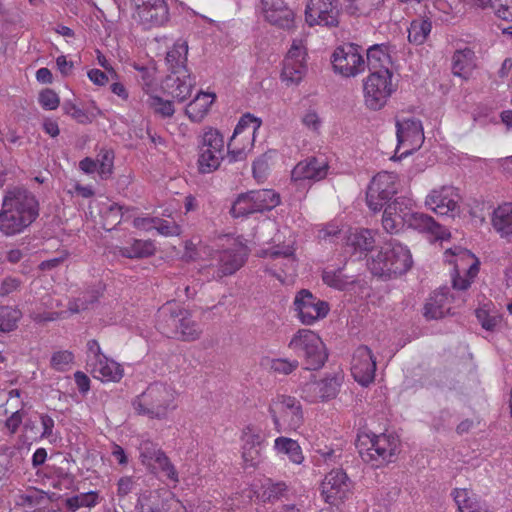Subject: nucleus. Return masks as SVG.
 I'll list each match as a JSON object with an SVG mask.
<instances>
[{
	"label": "nucleus",
	"instance_id": "obj_1",
	"mask_svg": "<svg viewBox=\"0 0 512 512\" xmlns=\"http://www.w3.org/2000/svg\"><path fill=\"white\" fill-rule=\"evenodd\" d=\"M39 216V202L35 195L22 187L5 192L0 210V232L14 236L24 232Z\"/></svg>",
	"mask_w": 512,
	"mask_h": 512
},
{
	"label": "nucleus",
	"instance_id": "obj_2",
	"mask_svg": "<svg viewBox=\"0 0 512 512\" xmlns=\"http://www.w3.org/2000/svg\"><path fill=\"white\" fill-rule=\"evenodd\" d=\"M178 392L163 382H154L132 401L135 412L150 419L164 420L176 410Z\"/></svg>",
	"mask_w": 512,
	"mask_h": 512
},
{
	"label": "nucleus",
	"instance_id": "obj_3",
	"mask_svg": "<svg viewBox=\"0 0 512 512\" xmlns=\"http://www.w3.org/2000/svg\"><path fill=\"white\" fill-rule=\"evenodd\" d=\"M157 328L162 334L184 342L196 341L203 333L201 324L192 313L176 303H166L161 307Z\"/></svg>",
	"mask_w": 512,
	"mask_h": 512
},
{
	"label": "nucleus",
	"instance_id": "obj_4",
	"mask_svg": "<svg viewBox=\"0 0 512 512\" xmlns=\"http://www.w3.org/2000/svg\"><path fill=\"white\" fill-rule=\"evenodd\" d=\"M356 447L364 462L380 467L392 461L398 451L399 439L393 434L361 431L357 436Z\"/></svg>",
	"mask_w": 512,
	"mask_h": 512
},
{
	"label": "nucleus",
	"instance_id": "obj_5",
	"mask_svg": "<svg viewBox=\"0 0 512 512\" xmlns=\"http://www.w3.org/2000/svg\"><path fill=\"white\" fill-rule=\"evenodd\" d=\"M412 264V255L407 246L391 241L372 257L369 269L376 276L390 278L406 273Z\"/></svg>",
	"mask_w": 512,
	"mask_h": 512
},
{
	"label": "nucleus",
	"instance_id": "obj_6",
	"mask_svg": "<svg viewBox=\"0 0 512 512\" xmlns=\"http://www.w3.org/2000/svg\"><path fill=\"white\" fill-rule=\"evenodd\" d=\"M268 413L278 433L297 432L305 420L300 400L287 394L273 396L269 401Z\"/></svg>",
	"mask_w": 512,
	"mask_h": 512
},
{
	"label": "nucleus",
	"instance_id": "obj_7",
	"mask_svg": "<svg viewBox=\"0 0 512 512\" xmlns=\"http://www.w3.org/2000/svg\"><path fill=\"white\" fill-rule=\"evenodd\" d=\"M398 88L390 69L371 72L363 81V96L366 107L381 110Z\"/></svg>",
	"mask_w": 512,
	"mask_h": 512
},
{
	"label": "nucleus",
	"instance_id": "obj_8",
	"mask_svg": "<svg viewBox=\"0 0 512 512\" xmlns=\"http://www.w3.org/2000/svg\"><path fill=\"white\" fill-rule=\"evenodd\" d=\"M303 361L308 370L321 368L328 358V354L322 339L314 331L309 329L298 330L288 344Z\"/></svg>",
	"mask_w": 512,
	"mask_h": 512
},
{
	"label": "nucleus",
	"instance_id": "obj_9",
	"mask_svg": "<svg viewBox=\"0 0 512 512\" xmlns=\"http://www.w3.org/2000/svg\"><path fill=\"white\" fill-rule=\"evenodd\" d=\"M220 241L221 250L214 256L217 268L213 272V279L234 274L245 264L249 255L248 247L239 237L225 236Z\"/></svg>",
	"mask_w": 512,
	"mask_h": 512
},
{
	"label": "nucleus",
	"instance_id": "obj_10",
	"mask_svg": "<svg viewBox=\"0 0 512 512\" xmlns=\"http://www.w3.org/2000/svg\"><path fill=\"white\" fill-rule=\"evenodd\" d=\"M444 259L453 266V287L459 290L467 289L479 272L478 258L469 250L455 246L445 250Z\"/></svg>",
	"mask_w": 512,
	"mask_h": 512
},
{
	"label": "nucleus",
	"instance_id": "obj_11",
	"mask_svg": "<svg viewBox=\"0 0 512 512\" xmlns=\"http://www.w3.org/2000/svg\"><path fill=\"white\" fill-rule=\"evenodd\" d=\"M224 148V138L220 132L213 128L206 129L198 144L199 172L209 174L217 170L224 158Z\"/></svg>",
	"mask_w": 512,
	"mask_h": 512
},
{
	"label": "nucleus",
	"instance_id": "obj_12",
	"mask_svg": "<svg viewBox=\"0 0 512 512\" xmlns=\"http://www.w3.org/2000/svg\"><path fill=\"white\" fill-rule=\"evenodd\" d=\"M397 147L400 157H405L418 150L424 142L421 121L412 115H398L395 120Z\"/></svg>",
	"mask_w": 512,
	"mask_h": 512
},
{
	"label": "nucleus",
	"instance_id": "obj_13",
	"mask_svg": "<svg viewBox=\"0 0 512 512\" xmlns=\"http://www.w3.org/2000/svg\"><path fill=\"white\" fill-rule=\"evenodd\" d=\"M353 483L343 469L328 472L320 484V496L330 506H340L352 493Z\"/></svg>",
	"mask_w": 512,
	"mask_h": 512
},
{
	"label": "nucleus",
	"instance_id": "obj_14",
	"mask_svg": "<svg viewBox=\"0 0 512 512\" xmlns=\"http://www.w3.org/2000/svg\"><path fill=\"white\" fill-rule=\"evenodd\" d=\"M90 372L103 383L119 382L124 376L122 365L102 353L97 341L88 342Z\"/></svg>",
	"mask_w": 512,
	"mask_h": 512
},
{
	"label": "nucleus",
	"instance_id": "obj_15",
	"mask_svg": "<svg viewBox=\"0 0 512 512\" xmlns=\"http://www.w3.org/2000/svg\"><path fill=\"white\" fill-rule=\"evenodd\" d=\"M331 63L336 74L345 78L356 77L366 70V61L354 44H343L335 48Z\"/></svg>",
	"mask_w": 512,
	"mask_h": 512
},
{
	"label": "nucleus",
	"instance_id": "obj_16",
	"mask_svg": "<svg viewBox=\"0 0 512 512\" xmlns=\"http://www.w3.org/2000/svg\"><path fill=\"white\" fill-rule=\"evenodd\" d=\"M341 3L339 0H308L304 20L309 27L334 28L339 24Z\"/></svg>",
	"mask_w": 512,
	"mask_h": 512
},
{
	"label": "nucleus",
	"instance_id": "obj_17",
	"mask_svg": "<svg viewBox=\"0 0 512 512\" xmlns=\"http://www.w3.org/2000/svg\"><path fill=\"white\" fill-rule=\"evenodd\" d=\"M460 201L461 196L456 187L443 185L428 192L424 205L437 215L454 218L460 213Z\"/></svg>",
	"mask_w": 512,
	"mask_h": 512
},
{
	"label": "nucleus",
	"instance_id": "obj_18",
	"mask_svg": "<svg viewBox=\"0 0 512 512\" xmlns=\"http://www.w3.org/2000/svg\"><path fill=\"white\" fill-rule=\"evenodd\" d=\"M307 48L304 41L293 40L283 61L281 80L286 85H298L307 72Z\"/></svg>",
	"mask_w": 512,
	"mask_h": 512
},
{
	"label": "nucleus",
	"instance_id": "obj_19",
	"mask_svg": "<svg viewBox=\"0 0 512 512\" xmlns=\"http://www.w3.org/2000/svg\"><path fill=\"white\" fill-rule=\"evenodd\" d=\"M341 371L327 374L321 380H312L301 387V397L308 403L328 401L337 396L343 383Z\"/></svg>",
	"mask_w": 512,
	"mask_h": 512
},
{
	"label": "nucleus",
	"instance_id": "obj_20",
	"mask_svg": "<svg viewBox=\"0 0 512 512\" xmlns=\"http://www.w3.org/2000/svg\"><path fill=\"white\" fill-rule=\"evenodd\" d=\"M397 192V176L391 172H380L373 177L366 194L368 207L380 211L384 204Z\"/></svg>",
	"mask_w": 512,
	"mask_h": 512
},
{
	"label": "nucleus",
	"instance_id": "obj_21",
	"mask_svg": "<svg viewBox=\"0 0 512 512\" xmlns=\"http://www.w3.org/2000/svg\"><path fill=\"white\" fill-rule=\"evenodd\" d=\"M133 17L145 29L163 26L169 19V9L165 0H132Z\"/></svg>",
	"mask_w": 512,
	"mask_h": 512
},
{
	"label": "nucleus",
	"instance_id": "obj_22",
	"mask_svg": "<svg viewBox=\"0 0 512 512\" xmlns=\"http://www.w3.org/2000/svg\"><path fill=\"white\" fill-rule=\"evenodd\" d=\"M139 458L148 469H159L176 485L179 482L178 473L165 453L149 440H144L139 445Z\"/></svg>",
	"mask_w": 512,
	"mask_h": 512
},
{
	"label": "nucleus",
	"instance_id": "obj_23",
	"mask_svg": "<svg viewBox=\"0 0 512 512\" xmlns=\"http://www.w3.org/2000/svg\"><path fill=\"white\" fill-rule=\"evenodd\" d=\"M295 310L301 323L310 325L324 318L329 312V305L312 295L308 290H301L294 299Z\"/></svg>",
	"mask_w": 512,
	"mask_h": 512
},
{
	"label": "nucleus",
	"instance_id": "obj_24",
	"mask_svg": "<svg viewBox=\"0 0 512 512\" xmlns=\"http://www.w3.org/2000/svg\"><path fill=\"white\" fill-rule=\"evenodd\" d=\"M260 13L266 22L280 29L295 27V12L285 0H261Z\"/></svg>",
	"mask_w": 512,
	"mask_h": 512
},
{
	"label": "nucleus",
	"instance_id": "obj_25",
	"mask_svg": "<svg viewBox=\"0 0 512 512\" xmlns=\"http://www.w3.org/2000/svg\"><path fill=\"white\" fill-rule=\"evenodd\" d=\"M376 360L372 350L367 346H359L353 353L351 373L356 382L368 386L374 381Z\"/></svg>",
	"mask_w": 512,
	"mask_h": 512
},
{
	"label": "nucleus",
	"instance_id": "obj_26",
	"mask_svg": "<svg viewBox=\"0 0 512 512\" xmlns=\"http://www.w3.org/2000/svg\"><path fill=\"white\" fill-rule=\"evenodd\" d=\"M416 206L412 198L399 197L389 203L383 214L382 225L388 233H397L406 225L407 213Z\"/></svg>",
	"mask_w": 512,
	"mask_h": 512
},
{
	"label": "nucleus",
	"instance_id": "obj_27",
	"mask_svg": "<svg viewBox=\"0 0 512 512\" xmlns=\"http://www.w3.org/2000/svg\"><path fill=\"white\" fill-rule=\"evenodd\" d=\"M329 164L324 156L310 157L300 161L292 170L291 178L295 182L320 181L328 175Z\"/></svg>",
	"mask_w": 512,
	"mask_h": 512
},
{
	"label": "nucleus",
	"instance_id": "obj_28",
	"mask_svg": "<svg viewBox=\"0 0 512 512\" xmlns=\"http://www.w3.org/2000/svg\"><path fill=\"white\" fill-rule=\"evenodd\" d=\"M413 209L414 208L407 209V227L422 233H427L436 240H445L450 237L448 230L437 223L432 216L420 212H414Z\"/></svg>",
	"mask_w": 512,
	"mask_h": 512
},
{
	"label": "nucleus",
	"instance_id": "obj_29",
	"mask_svg": "<svg viewBox=\"0 0 512 512\" xmlns=\"http://www.w3.org/2000/svg\"><path fill=\"white\" fill-rule=\"evenodd\" d=\"M165 86L168 93L176 100L182 102L190 96L194 81L187 74L184 68H181L166 79Z\"/></svg>",
	"mask_w": 512,
	"mask_h": 512
},
{
	"label": "nucleus",
	"instance_id": "obj_30",
	"mask_svg": "<svg viewBox=\"0 0 512 512\" xmlns=\"http://www.w3.org/2000/svg\"><path fill=\"white\" fill-rule=\"evenodd\" d=\"M261 125L262 120L260 118L250 113L244 114L234 129L232 135V145L235 144L236 137L245 135L246 147L244 150H252L254 147L257 131L260 129Z\"/></svg>",
	"mask_w": 512,
	"mask_h": 512
},
{
	"label": "nucleus",
	"instance_id": "obj_31",
	"mask_svg": "<svg viewBox=\"0 0 512 512\" xmlns=\"http://www.w3.org/2000/svg\"><path fill=\"white\" fill-rule=\"evenodd\" d=\"M491 224L502 238L512 241V202H505L493 210Z\"/></svg>",
	"mask_w": 512,
	"mask_h": 512
},
{
	"label": "nucleus",
	"instance_id": "obj_32",
	"mask_svg": "<svg viewBox=\"0 0 512 512\" xmlns=\"http://www.w3.org/2000/svg\"><path fill=\"white\" fill-rule=\"evenodd\" d=\"M273 451L279 457H286L291 463L301 465L304 462V454L297 440L279 436L274 440Z\"/></svg>",
	"mask_w": 512,
	"mask_h": 512
},
{
	"label": "nucleus",
	"instance_id": "obj_33",
	"mask_svg": "<svg viewBox=\"0 0 512 512\" xmlns=\"http://www.w3.org/2000/svg\"><path fill=\"white\" fill-rule=\"evenodd\" d=\"M476 68L474 51L465 46L457 48L452 57V71L454 75L467 79Z\"/></svg>",
	"mask_w": 512,
	"mask_h": 512
},
{
	"label": "nucleus",
	"instance_id": "obj_34",
	"mask_svg": "<svg viewBox=\"0 0 512 512\" xmlns=\"http://www.w3.org/2000/svg\"><path fill=\"white\" fill-rule=\"evenodd\" d=\"M450 311V298L447 288L435 291L424 306L427 319H440Z\"/></svg>",
	"mask_w": 512,
	"mask_h": 512
},
{
	"label": "nucleus",
	"instance_id": "obj_35",
	"mask_svg": "<svg viewBox=\"0 0 512 512\" xmlns=\"http://www.w3.org/2000/svg\"><path fill=\"white\" fill-rule=\"evenodd\" d=\"M261 257H270L277 263L284 266L283 272L286 275L292 276L296 271V258L294 254V248L290 245L284 248H273L271 250H262L259 254Z\"/></svg>",
	"mask_w": 512,
	"mask_h": 512
},
{
	"label": "nucleus",
	"instance_id": "obj_36",
	"mask_svg": "<svg viewBox=\"0 0 512 512\" xmlns=\"http://www.w3.org/2000/svg\"><path fill=\"white\" fill-rule=\"evenodd\" d=\"M215 100V95L207 92L198 93L195 98L187 105L186 115L193 122H200L208 114L211 105Z\"/></svg>",
	"mask_w": 512,
	"mask_h": 512
},
{
	"label": "nucleus",
	"instance_id": "obj_37",
	"mask_svg": "<svg viewBox=\"0 0 512 512\" xmlns=\"http://www.w3.org/2000/svg\"><path fill=\"white\" fill-rule=\"evenodd\" d=\"M134 224L136 227L147 231L155 229L160 235L166 237L178 236L181 233V228L178 224L159 218H137Z\"/></svg>",
	"mask_w": 512,
	"mask_h": 512
},
{
	"label": "nucleus",
	"instance_id": "obj_38",
	"mask_svg": "<svg viewBox=\"0 0 512 512\" xmlns=\"http://www.w3.org/2000/svg\"><path fill=\"white\" fill-rule=\"evenodd\" d=\"M366 67L371 72L390 69L391 57L385 44H375L367 50Z\"/></svg>",
	"mask_w": 512,
	"mask_h": 512
},
{
	"label": "nucleus",
	"instance_id": "obj_39",
	"mask_svg": "<svg viewBox=\"0 0 512 512\" xmlns=\"http://www.w3.org/2000/svg\"><path fill=\"white\" fill-rule=\"evenodd\" d=\"M155 246L150 240L134 239L126 246L118 247L117 253L126 258H144L153 255Z\"/></svg>",
	"mask_w": 512,
	"mask_h": 512
},
{
	"label": "nucleus",
	"instance_id": "obj_40",
	"mask_svg": "<svg viewBox=\"0 0 512 512\" xmlns=\"http://www.w3.org/2000/svg\"><path fill=\"white\" fill-rule=\"evenodd\" d=\"M432 23L428 18L414 19L408 28V41L413 45H422L428 39Z\"/></svg>",
	"mask_w": 512,
	"mask_h": 512
},
{
	"label": "nucleus",
	"instance_id": "obj_41",
	"mask_svg": "<svg viewBox=\"0 0 512 512\" xmlns=\"http://www.w3.org/2000/svg\"><path fill=\"white\" fill-rule=\"evenodd\" d=\"M257 212L271 210L280 204V196L274 190L261 189L249 192Z\"/></svg>",
	"mask_w": 512,
	"mask_h": 512
},
{
	"label": "nucleus",
	"instance_id": "obj_42",
	"mask_svg": "<svg viewBox=\"0 0 512 512\" xmlns=\"http://www.w3.org/2000/svg\"><path fill=\"white\" fill-rule=\"evenodd\" d=\"M297 360L286 358L265 357L261 360V366L269 372L279 375H289L298 368Z\"/></svg>",
	"mask_w": 512,
	"mask_h": 512
},
{
	"label": "nucleus",
	"instance_id": "obj_43",
	"mask_svg": "<svg viewBox=\"0 0 512 512\" xmlns=\"http://www.w3.org/2000/svg\"><path fill=\"white\" fill-rule=\"evenodd\" d=\"M374 237L367 229H355L347 236V246L354 251H368L373 247Z\"/></svg>",
	"mask_w": 512,
	"mask_h": 512
},
{
	"label": "nucleus",
	"instance_id": "obj_44",
	"mask_svg": "<svg viewBox=\"0 0 512 512\" xmlns=\"http://www.w3.org/2000/svg\"><path fill=\"white\" fill-rule=\"evenodd\" d=\"M101 499L97 491H89L69 497L65 500V506L72 512L80 508H93L100 503Z\"/></svg>",
	"mask_w": 512,
	"mask_h": 512
},
{
	"label": "nucleus",
	"instance_id": "obj_45",
	"mask_svg": "<svg viewBox=\"0 0 512 512\" xmlns=\"http://www.w3.org/2000/svg\"><path fill=\"white\" fill-rule=\"evenodd\" d=\"M266 436L261 428L247 425L241 433V445L251 447H265Z\"/></svg>",
	"mask_w": 512,
	"mask_h": 512
},
{
	"label": "nucleus",
	"instance_id": "obj_46",
	"mask_svg": "<svg viewBox=\"0 0 512 512\" xmlns=\"http://www.w3.org/2000/svg\"><path fill=\"white\" fill-rule=\"evenodd\" d=\"M146 104L155 114L163 118L171 117L175 112L174 105L171 101L165 100L152 93L148 94Z\"/></svg>",
	"mask_w": 512,
	"mask_h": 512
},
{
	"label": "nucleus",
	"instance_id": "obj_47",
	"mask_svg": "<svg viewBox=\"0 0 512 512\" xmlns=\"http://www.w3.org/2000/svg\"><path fill=\"white\" fill-rule=\"evenodd\" d=\"M45 495L42 491L37 489H29L25 492H19L15 496V503L25 509H35L41 504Z\"/></svg>",
	"mask_w": 512,
	"mask_h": 512
},
{
	"label": "nucleus",
	"instance_id": "obj_48",
	"mask_svg": "<svg viewBox=\"0 0 512 512\" xmlns=\"http://www.w3.org/2000/svg\"><path fill=\"white\" fill-rule=\"evenodd\" d=\"M95 161L97 162L98 174L101 179H108L113 173L114 152L109 149H102Z\"/></svg>",
	"mask_w": 512,
	"mask_h": 512
},
{
	"label": "nucleus",
	"instance_id": "obj_49",
	"mask_svg": "<svg viewBox=\"0 0 512 512\" xmlns=\"http://www.w3.org/2000/svg\"><path fill=\"white\" fill-rule=\"evenodd\" d=\"M21 318V312L13 307L0 308V332H10L17 326Z\"/></svg>",
	"mask_w": 512,
	"mask_h": 512
},
{
	"label": "nucleus",
	"instance_id": "obj_50",
	"mask_svg": "<svg viewBox=\"0 0 512 512\" xmlns=\"http://www.w3.org/2000/svg\"><path fill=\"white\" fill-rule=\"evenodd\" d=\"M255 204L252 202V198L249 192L241 194L237 197L231 208V213L234 217L246 216L251 213H256Z\"/></svg>",
	"mask_w": 512,
	"mask_h": 512
},
{
	"label": "nucleus",
	"instance_id": "obj_51",
	"mask_svg": "<svg viewBox=\"0 0 512 512\" xmlns=\"http://www.w3.org/2000/svg\"><path fill=\"white\" fill-rule=\"evenodd\" d=\"M452 496L460 512H468L479 502L476 496L467 489H455Z\"/></svg>",
	"mask_w": 512,
	"mask_h": 512
},
{
	"label": "nucleus",
	"instance_id": "obj_52",
	"mask_svg": "<svg viewBox=\"0 0 512 512\" xmlns=\"http://www.w3.org/2000/svg\"><path fill=\"white\" fill-rule=\"evenodd\" d=\"M74 361V355L67 350L57 351L51 357V366L59 372H65L71 369Z\"/></svg>",
	"mask_w": 512,
	"mask_h": 512
},
{
	"label": "nucleus",
	"instance_id": "obj_53",
	"mask_svg": "<svg viewBox=\"0 0 512 512\" xmlns=\"http://www.w3.org/2000/svg\"><path fill=\"white\" fill-rule=\"evenodd\" d=\"M246 147L245 135L236 137L235 144L232 145V138L228 143V153L232 161H240L246 158L251 150H244Z\"/></svg>",
	"mask_w": 512,
	"mask_h": 512
},
{
	"label": "nucleus",
	"instance_id": "obj_54",
	"mask_svg": "<svg viewBox=\"0 0 512 512\" xmlns=\"http://www.w3.org/2000/svg\"><path fill=\"white\" fill-rule=\"evenodd\" d=\"M384 0H352L351 9L357 15H370L373 11L378 9Z\"/></svg>",
	"mask_w": 512,
	"mask_h": 512
},
{
	"label": "nucleus",
	"instance_id": "obj_55",
	"mask_svg": "<svg viewBox=\"0 0 512 512\" xmlns=\"http://www.w3.org/2000/svg\"><path fill=\"white\" fill-rule=\"evenodd\" d=\"M323 281L330 287L338 290L345 289L348 284L347 278L343 275L341 270H327L323 272Z\"/></svg>",
	"mask_w": 512,
	"mask_h": 512
},
{
	"label": "nucleus",
	"instance_id": "obj_56",
	"mask_svg": "<svg viewBox=\"0 0 512 512\" xmlns=\"http://www.w3.org/2000/svg\"><path fill=\"white\" fill-rule=\"evenodd\" d=\"M261 447H251L241 445L242 459L246 466L255 467L261 460L262 450Z\"/></svg>",
	"mask_w": 512,
	"mask_h": 512
},
{
	"label": "nucleus",
	"instance_id": "obj_57",
	"mask_svg": "<svg viewBox=\"0 0 512 512\" xmlns=\"http://www.w3.org/2000/svg\"><path fill=\"white\" fill-rule=\"evenodd\" d=\"M301 122L312 132H318L322 126V119L314 109L306 110L301 116Z\"/></svg>",
	"mask_w": 512,
	"mask_h": 512
},
{
	"label": "nucleus",
	"instance_id": "obj_58",
	"mask_svg": "<svg viewBox=\"0 0 512 512\" xmlns=\"http://www.w3.org/2000/svg\"><path fill=\"white\" fill-rule=\"evenodd\" d=\"M39 103L46 110H55L60 104V99L56 92L51 89H44L39 94Z\"/></svg>",
	"mask_w": 512,
	"mask_h": 512
},
{
	"label": "nucleus",
	"instance_id": "obj_59",
	"mask_svg": "<svg viewBox=\"0 0 512 512\" xmlns=\"http://www.w3.org/2000/svg\"><path fill=\"white\" fill-rule=\"evenodd\" d=\"M187 53V44L185 42H177L173 48L168 51L166 59L168 62L176 61L178 65H182L186 61Z\"/></svg>",
	"mask_w": 512,
	"mask_h": 512
},
{
	"label": "nucleus",
	"instance_id": "obj_60",
	"mask_svg": "<svg viewBox=\"0 0 512 512\" xmlns=\"http://www.w3.org/2000/svg\"><path fill=\"white\" fill-rule=\"evenodd\" d=\"M284 491V483H272L269 481L264 485L263 498L265 501H273L278 499Z\"/></svg>",
	"mask_w": 512,
	"mask_h": 512
},
{
	"label": "nucleus",
	"instance_id": "obj_61",
	"mask_svg": "<svg viewBox=\"0 0 512 512\" xmlns=\"http://www.w3.org/2000/svg\"><path fill=\"white\" fill-rule=\"evenodd\" d=\"M135 487V479L132 476H123L117 482V495L121 498L127 496Z\"/></svg>",
	"mask_w": 512,
	"mask_h": 512
},
{
	"label": "nucleus",
	"instance_id": "obj_62",
	"mask_svg": "<svg viewBox=\"0 0 512 512\" xmlns=\"http://www.w3.org/2000/svg\"><path fill=\"white\" fill-rule=\"evenodd\" d=\"M109 74L100 70V69H97V68H93V69H90L88 72H87V77L88 79L96 86H100V87H103L105 85H107L108 81H109Z\"/></svg>",
	"mask_w": 512,
	"mask_h": 512
},
{
	"label": "nucleus",
	"instance_id": "obj_63",
	"mask_svg": "<svg viewBox=\"0 0 512 512\" xmlns=\"http://www.w3.org/2000/svg\"><path fill=\"white\" fill-rule=\"evenodd\" d=\"M20 286V282L16 278L7 277L5 278L0 285V294L2 296L8 295L14 291H16Z\"/></svg>",
	"mask_w": 512,
	"mask_h": 512
},
{
	"label": "nucleus",
	"instance_id": "obj_64",
	"mask_svg": "<svg viewBox=\"0 0 512 512\" xmlns=\"http://www.w3.org/2000/svg\"><path fill=\"white\" fill-rule=\"evenodd\" d=\"M497 17L512 21V0H505L504 4H500L498 8H496Z\"/></svg>",
	"mask_w": 512,
	"mask_h": 512
}]
</instances>
